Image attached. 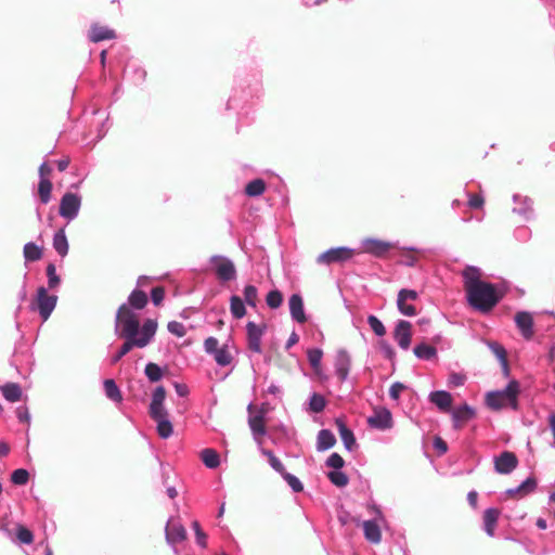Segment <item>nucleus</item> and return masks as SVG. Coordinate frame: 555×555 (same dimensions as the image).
<instances>
[{
    "mask_svg": "<svg viewBox=\"0 0 555 555\" xmlns=\"http://www.w3.org/2000/svg\"><path fill=\"white\" fill-rule=\"evenodd\" d=\"M157 322L153 319H145L142 324H138L132 314L122 311L116 313L114 322V333L118 338L124 339V344L118 351L112 356L111 364L118 363L133 348H145L155 338Z\"/></svg>",
    "mask_w": 555,
    "mask_h": 555,
    "instance_id": "nucleus-1",
    "label": "nucleus"
},
{
    "mask_svg": "<svg viewBox=\"0 0 555 555\" xmlns=\"http://www.w3.org/2000/svg\"><path fill=\"white\" fill-rule=\"evenodd\" d=\"M261 75L259 72H241L235 76L232 94L227 102V109H243L261 95Z\"/></svg>",
    "mask_w": 555,
    "mask_h": 555,
    "instance_id": "nucleus-2",
    "label": "nucleus"
},
{
    "mask_svg": "<svg viewBox=\"0 0 555 555\" xmlns=\"http://www.w3.org/2000/svg\"><path fill=\"white\" fill-rule=\"evenodd\" d=\"M466 297L468 305L481 312L488 313L501 301L504 297V289L493 283L486 281H475L466 289Z\"/></svg>",
    "mask_w": 555,
    "mask_h": 555,
    "instance_id": "nucleus-3",
    "label": "nucleus"
},
{
    "mask_svg": "<svg viewBox=\"0 0 555 555\" xmlns=\"http://www.w3.org/2000/svg\"><path fill=\"white\" fill-rule=\"evenodd\" d=\"M81 204L82 197L80 194L65 192L60 201L59 214L67 222H70L78 217Z\"/></svg>",
    "mask_w": 555,
    "mask_h": 555,
    "instance_id": "nucleus-4",
    "label": "nucleus"
},
{
    "mask_svg": "<svg viewBox=\"0 0 555 555\" xmlns=\"http://www.w3.org/2000/svg\"><path fill=\"white\" fill-rule=\"evenodd\" d=\"M147 302H149V298H147L146 293L143 291H140L138 288H134L128 296L127 301L119 306L116 313H119V311H122V315H125L127 312H129L132 314V317L137 321V323L141 324L140 315L135 310L144 309L146 307Z\"/></svg>",
    "mask_w": 555,
    "mask_h": 555,
    "instance_id": "nucleus-5",
    "label": "nucleus"
},
{
    "mask_svg": "<svg viewBox=\"0 0 555 555\" xmlns=\"http://www.w3.org/2000/svg\"><path fill=\"white\" fill-rule=\"evenodd\" d=\"M57 304V296L48 294L44 286L37 288L36 306L31 305L33 310H37L42 321H47L52 314Z\"/></svg>",
    "mask_w": 555,
    "mask_h": 555,
    "instance_id": "nucleus-6",
    "label": "nucleus"
},
{
    "mask_svg": "<svg viewBox=\"0 0 555 555\" xmlns=\"http://www.w3.org/2000/svg\"><path fill=\"white\" fill-rule=\"evenodd\" d=\"M209 263L214 266V271L221 282H230L236 279V268L234 262L222 255H212Z\"/></svg>",
    "mask_w": 555,
    "mask_h": 555,
    "instance_id": "nucleus-7",
    "label": "nucleus"
},
{
    "mask_svg": "<svg viewBox=\"0 0 555 555\" xmlns=\"http://www.w3.org/2000/svg\"><path fill=\"white\" fill-rule=\"evenodd\" d=\"M371 508L374 511L376 517L362 522L363 533L364 538L370 543L378 544L382 541L380 522H385L386 519L382 509L377 505L374 504Z\"/></svg>",
    "mask_w": 555,
    "mask_h": 555,
    "instance_id": "nucleus-8",
    "label": "nucleus"
},
{
    "mask_svg": "<svg viewBox=\"0 0 555 555\" xmlns=\"http://www.w3.org/2000/svg\"><path fill=\"white\" fill-rule=\"evenodd\" d=\"M254 409V404L249 403L247 406V411L251 413ZM266 411L261 408L254 415L249 414L248 416V426L250 428L253 438L255 442L258 444V448L262 446V437L267 435L266 428Z\"/></svg>",
    "mask_w": 555,
    "mask_h": 555,
    "instance_id": "nucleus-9",
    "label": "nucleus"
},
{
    "mask_svg": "<svg viewBox=\"0 0 555 555\" xmlns=\"http://www.w3.org/2000/svg\"><path fill=\"white\" fill-rule=\"evenodd\" d=\"M354 249L339 246L333 247L320 254L317 258L319 264L343 263L352 258Z\"/></svg>",
    "mask_w": 555,
    "mask_h": 555,
    "instance_id": "nucleus-10",
    "label": "nucleus"
},
{
    "mask_svg": "<svg viewBox=\"0 0 555 555\" xmlns=\"http://www.w3.org/2000/svg\"><path fill=\"white\" fill-rule=\"evenodd\" d=\"M367 425L370 428L377 430H388L393 426L392 414L387 408H380L374 411V414L369 416Z\"/></svg>",
    "mask_w": 555,
    "mask_h": 555,
    "instance_id": "nucleus-11",
    "label": "nucleus"
},
{
    "mask_svg": "<svg viewBox=\"0 0 555 555\" xmlns=\"http://www.w3.org/2000/svg\"><path fill=\"white\" fill-rule=\"evenodd\" d=\"M514 207L512 211L518 215L522 220L530 221L534 219L533 201L528 196L520 194L513 195Z\"/></svg>",
    "mask_w": 555,
    "mask_h": 555,
    "instance_id": "nucleus-12",
    "label": "nucleus"
},
{
    "mask_svg": "<svg viewBox=\"0 0 555 555\" xmlns=\"http://www.w3.org/2000/svg\"><path fill=\"white\" fill-rule=\"evenodd\" d=\"M165 538L173 552L177 553L176 545L186 539V530L179 521L169 519L165 528Z\"/></svg>",
    "mask_w": 555,
    "mask_h": 555,
    "instance_id": "nucleus-13",
    "label": "nucleus"
},
{
    "mask_svg": "<svg viewBox=\"0 0 555 555\" xmlns=\"http://www.w3.org/2000/svg\"><path fill=\"white\" fill-rule=\"evenodd\" d=\"M362 247L364 253L376 258H383L391 248L396 247V244L378 238L367 237L362 241Z\"/></svg>",
    "mask_w": 555,
    "mask_h": 555,
    "instance_id": "nucleus-14",
    "label": "nucleus"
},
{
    "mask_svg": "<svg viewBox=\"0 0 555 555\" xmlns=\"http://www.w3.org/2000/svg\"><path fill=\"white\" fill-rule=\"evenodd\" d=\"M518 459L511 451H503L494 457V470L501 475H509L518 466Z\"/></svg>",
    "mask_w": 555,
    "mask_h": 555,
    "instance_id": "nucleus-15",
    "label": "nucleus"
},
{
    "mask_svg": "<svg viewBox=\"0 0 555 555\" xmlns=\"http://www.w3.org/2000/svg\"><path fill=\"white\" fill-rule=\"evenodd\" d=\"M411 328L412 324L406 320H399L396 324L393 338L398 346L403 350H408L410 348L412 338Z\"/></svg>",
    "mask_w": 555,
    "mask_h": 555,
    "instance_id": "nucleus-16",
    "label": "nucleus"
},
{
    "mask_svg": "<svg viewBox=\"0 0 555 555\" xmlns=\"http://www.w3.org/2000/svg\"><path fill=\"white\" fill-rule=\"evenodd\" d=\"M266 326H259L255 322L249 321L246 324L247 345L249 350L261 353V338L264 333Z\"/></svg>",
    "mask_w": 555,
    "mask_h": 555,
    "instance_id": "nucleus-17",
    "label": "nucleus"
},
{
    "mask_svg": "<svg viewBox=\"0 0 555 555\" xmlns=\"http://www.w3.org/2000/svg\"><path fill=\"white\" fill-rule=\"evenodd\" d=\"M494 392H499L501 398L505 400L511 409L514 411L518 410V395L520 392V385L518 380L512 379L504 389L494 390Z\"/></svg>",
    "mask_w": 555,
    "mask_h": 555,
    "instance_id": "nucleus-18",
    "label": "nucleus"
},
{
    "mask_svg": "<svg viewBox=\"0 0 555 555\" xmlns=\"http://www.w3.org/2000/svg\"><path fill=\"white\" fill-rule=\"evenodd\" d=\"M451 415H452L453 428L460 429L463 426V424L467 423L468 421H470L475 417L476 411L469 404L463 403V404L456 406L452 411Z\"/></svg>",
    "mask_w": 555,
    "mask_h": 555,
    "instance_id": "nucleus-19",
    "label": "nucleus"
},
{
    "mask_svg": "<svg viewBox=\"0 0 555 555\" xmlns=\"http://www.w3.org/2000/svg\"><path fill=\"white\" fill-rule=\"evenodd\" d=\"M335 374L340 383L347 380L351 366V359L346 350H339L335 358Z\"/></svg>",
    "mask_w": 555,
    "mask_h": 555,
    "instance_id": "nucleus-20",
    "label": "nucleus"
},
{
    "mask_svg": "<svg viewBox=\"0 0 555 555\" xmlns=\"http://www.w3.org/2000/svg\"><path fill=\"white\" fill-rule=\"evenodd\" d=\"M515 323L518 327L521 336L529 340L533 337V318L531 313L527 311H519L515 314Z\"/></svg>",
    "mask_w": 555,
    "mask_h": 555,
    "instance_id": "nucleus-21",
    "label": "nucleus"
},
{
    "mask_svg": "<svg viewBox=\"0 0 555 555\" xmlns=\"http://www.w3.org/2000/svg\"><path fill=\"white\" fill-rule=\"evenodd\" d=\"M335 425L339 433V437L344 443V447L347 451L351 452L354 448H357V440L353 431L346 425L345 421L340 417L335 420Z\"/></svg>",
    "mask_w": 555,
    "mask_h": 555,
    "instance_id": "nucleus-22",
    "label": "nucleus"
},
{
    "mask_svg": "<svg viewBox=\"0 0 555 555\" xmlns=\"http://www.w3.org/2000/svg\"><path fill=\"white\" fill-rule=\"evenodd\" d=\"M288 306L291 317L295 322L302 324L307 321L301 295L293 294L288 299Z\"/></svg>",
    "mask_w": 555,
    "mask_h": 555,
    "instance_id": "nucleus-23",
    "label": "nucleus"
},
{
    "mask_svg": "<svg viewBox=\"0 0 555 555\" xmlns=\"http://www.w3.org/2000/svg\"><path fill=\"white\" fill-rule=\"evenodd\" d=\"M115 38V30L108 28L107 26H102L98 23H93L88 31V39L94 43Z\"/></svg>",
    "mask_w": 555,
    "mask_h": 555,
    "instance_id": "nucleus-24",
    "label": "nucleus"
},
{
    "mask_svg": "<svg viewBox=\"0 0 555 555\" xmlns=\"http://www.w3.org/2000/svg\"><path fill=\"white\" fill-rule=\"evenodd\" d=\"M150 416L154 422H156V430L162 439H168L173 434V426L169 420L168 412L159 413L157 416Z\"/></svg>",
    "mask_w": 555,
    "mask_h": 555,
    "instance_id": "nucleus-25",
    "label": "nucleus"
},
{
    "mask_svg": "<svg viewBox=\"0 0 555 555\" xmlns=\"http://www.w3.org/2000/svg\"><path fill=\"white\" fill-rule=\"evenodd\" d=\"M166 399V389L164 386H157L153 393H152V400L149 406V413L150 415L157 416L159 413L168 412L164 405Z\"/></svg>",
    "mask_w": 555,
    "mask_h": 555,
    "instance_id": "nucleus-26",
    "label": "nucleus"
},
{
    "mask_svg": "<svg viewBox=\"0 0 555 555\" xmlns=\"http://www.w3.org/2000/svg\"><path fill=\"white\" fill-rule=\"evenodd\" d=\"M538 487V481L533 476L526 478L519 486L507 489L504 494L507 496L519 495L520 498L533 493Z\"/></svg>",
    "mask_w": 555,
    "mask_h": 555,
    "instance_id": "nucleus-27",
    "label": "nucleus"
},
{
    "mask_svg": "<svg viewBox=\"0 0 555 555\" xmlns=\"http://www.w3.org/2000/svg\"><path fill=\"white\" fill-rule=\"evenodd\" d=\"M429 401L434 403L440 411H450L452 396L446 390H436L429 393Z\"/></svg>",
    "mask_w": 555,
    "mask_h": 555,
    "instance_id": "nucleus-28",
    "label": "nucleus"
},
{
    "mask_svg": "<svg viewBox=\"0 0 555 555\" xmlns=\"http://www.w3.org/2000/svg\"><path fill=\"white\" fill-rule=\"evenodd\" d=\"M486 345L488 346V348L491 350V352L499 360V362H500V364H501V366L503 369L504 374L508 375L509 374V366H508L507 353H506L505 348L501 344H499L498 341H493V340H486Z\"/></svg>",
    "mask_w": 555,
    "mask_h": 555,
    "instance_id": "nucleus-29",
    "label": "nucleus"
},
{
    "mask_svg": "<svg viewBox=\"0 0 555 555\" xmlns=\"http://www.w3.org/2000/svg\"><path fill=\"white\" fill-rule=\"evenodd\" d=\"M500 511L495 507H489L483 512V530L489 537L494 535V529L498 524Z\"/></svg>",
    "mask_w": 555,
    "mask_h": 555,
    "instance_id": "nucleus-30",
    "label": "nucleus"
},
{
    "mask_svg": "<svg viewBox=\"0 0 555 555\" xmlns=\"http://www.w3.org/2000/svg\"><path fill=\"white\" fill-rule=\"evenodd\" d=\"M125 72L135 86L142 85L146 79V70L137 62L128 63Z\"/></svg>",
    "mask_w": 555,
    "mask_h": 555,
    "instance_id": "nucleus-31",
    "label": "nucleus"
},
{
    "mask_svg": "<svg viewBox=\"0 0 555 555\" xmlns=\"http://www.w3.org/2000/svg\"><path fill=\"white\" fill-rule=\"evenodd\" d=\"M336 443L335 435L330 429H321L317 437V450L319 452L332 449Z\"/></svg>",
    "mask_w": 555,
    "mask_h": 555,
    "instance_id": "nucleus-32",
    "label": "nucleus"
},
{
    "mask_svg": "<svg viewBox=\"0 0 555 555\" xmlns=\"http://www.w3.org/2000/svg\"><path fill=\"white\" fill-rule=\"evenodd\" d=\"M52 245L55 251L61 257H65L68 254V241L65 234V230L63 228L54 233Z\"/></svg>",
    "mask_w": 555,
    "mask_h": 555,
    "instance_id": "nucleus-33",
    "label": "nucleus"
},
{
    "mask_svg": "<svg viewBox=\"0 0 555 555\" xmlns=\"http://www.w3.org/2000/svg\"><path fill=\"white\" fill-rule=\"evenodd\" d=\"M1 392L9 402H17L22 398V387L17 383H5L1 387Z\"/></svg>",
    "mask_w": 555,
    "mask_h": 555,
    "instance_id": "nucleus-34",
    "label": "nucleus"
},
{
    "mask_svg": "<svg viewBox=\"0 0 555 555\" xmlns=\"http://www.w3.org/2000/svg\"><path fill=\"white\" fill-rule=\"evenodd\" d=\"M413 353L420 360L429 361L436 358L437 349L426 343H421L413 348Z\"/></svg>",
    "mask_w": 555,
    "mask_h": 555,
    "instance_id": "nucleus-35",
    "label": "nucleus"
},
{
    "mask_svg": "<svg viewBox=\"0 0 555 555\" xmlns=\"http://www.w3.org/2000/svg\"><path fill=\"white\" fill-rule=\"evenodd\" d=\"M201 459L204 465L210 469H215L220 465L219 453L210 448H206L201 451Z\"/></svg>",
    "mask_w": 555,
    "mask_h": 555,
    "instance_id": "nucleus-36",
    "label": "nucleus"
},
{
    "mask_svg": "<svg viewBox=\"0 0 555 555\" xmlns=\"http://www.w3.org/2000/svg\"><path fill=\"white\" fill-rule=\"evenodd\" d=\"M23 256L26 262H34L42 257V248L34 242L24 245Z\"/></svg>",
    "mask_w": 555,
    "mask_h": 555,
    "instance_id": "nucleus-37",
    "label": "nucleus"
},
{
    "mask_svg": "<svg viewBox=\"0 0 555 555\" xmlns=\"http://www.w3.org/2000/svg\"><path fill=\"white\" fill-rule=\"evenodd\" d=\"M230 311L234 319L240 320L245 317V314H246L245 302L240 296L232 295L230 297Z\"/></svg>",
    "mask_w": 555,
    "mask_h": 555,
    "instance_id": "nucleus-38",
    "label": "nucleus"
},
{
    "mask_svg": "<svg viewBox=\"0 0 555 555\" xmlns=\"http://www.w3.org/2000/svg\"><path fill=\"white\" fill-rule=\"evenodd\" d=\"M103 386H104V391H105V396L114 401V402H121L122 400V395H121V391L119 389V387L117 386L116 382L114 379H105L104 383H103Z\"/></svg>",
    "mask_w": 555,
    "mask_h": 555,
    "instance_id": "nucleus-39",
    "label": "nucleus"
},
{
    "mask_svg": "<svg viewBox=\"0 0 555 555\" xmlns=\"http://www.w3.org/2000/svg\"><path fill=\"white\" fill-rule=\"evenodd\" d=\"M266 182L264 180L257 178L249 181L245 186V194L249 197H257L264 193Z\"/></svg>",
    "mask_w": 555,
    "mask_h": 555,
    "instance_id": "nucleus-40",
    "label": "nucleus"
},
{
    "mask_svg": "<svg viewBox=\"0 0 555 555\" xmlns=\"http://www.w3.org/2000/svg\"><path fill=\"white\" fill-rule=\"evenodd\" d=\"M486 404L489 409L493 411H500L508 404L505 402L503 398H501V395L499 392L489 391L486 395Z\"/></svg>",
    "mask_w": 555,
    "mask_h": 555,
    "instance_id": "nucleus-41",
    "label": "nucleus"
},
{
    "mask_svg": "<svg viewBox=\"0 0 555 555\" xmlns=\"http://www.w3.org/2000/svg\"><path fill=\"white\" fill-rule=\"evenodd\" d=\"M52 182L50 179H40L38 183L39 199L42 205H47L51 201Z\"/></svg>",
    "mask_w": 555,
    "mask_h": 555,
    "instance_id": "nucleus-42",
    "label": "nucleus"
},
{
    "mask_svg": "<svg viewBox=\"0 0 555 555\" xmlns=\"http://www.w3.org/2000/svg\"><path fill=\"white\" fill-rule=\"evenodd\" d=\"M259 451L263 456L268 457L269 465L271 466L272 469L279 473L281 476L284 475L286 470L283 463L280 461L279 457L274 455V453L271 450L264 449L261 446L259 447Z\"/></svg>",
    "mask_w": 555,
    "mask_h": 555,
    "instance_id": "nucleus-43",
    "label": "nucleus"
},
{
    "mask_svg": "<svg viewBox=\"0 0 555 555\" xmlns=\"http://www.w3.org/2000/svg\"><path fill=\"white\" fill-rule=\"evenodd\" d=\"M144 374L152 383L159 382L164 376V369L154 362H149L145 365Z\"/></svg>",
    "mask_w": 555,
    "mask_h": 555,
    "instance_id": "nucleus-44",
    "label": "nucleus"
},
{
    "mask_svg": "<svg viewBox=\"0 0 555 555\" xmlns=\"http://www.w3.org/2000/svg\"><path fill=\"white\" fill-rule=\"evenodd\" d=\"M328 480L336 487L338 488H344L348 485L349 482V478L348 476L341 470V469H337V470H330L327 474H326Z\"/></svg>",
    "mask_w": 555,
    "mask_h": 555,
    "instance_id": "nucleus-45",
    "label": "nucleus"
},
{
    "mask_svg": "<svg viewBox=\"0 0 555 555\" xmlns=\"http://www.w3.org/2000/svg\"><path fill=\"white\" fill-rule=\"evenodd\" d=\"M463 279L465 283V289H468L473 282L481 281L480 270L477 267L468 266L463 271Z\"/></svg>",
    "mask_w": 555,
    "mask_h": 555,
    "instance_id": "nucleus-46",
    "label": "nucleus"
},
{
    "mask_svg": "<svg viewBox=\"0 0 555 555\" xmlns=\"http://www.w3.org/2000/svg\"><path fill=\"white\" fill-rule=\"evenodd\" d=\"M326 405L325 398L318 393L313 392L309 398V410L313 413H321Z\"/></svg>",
    "mask_w": 555,
    "mask_h": 555,
    "instance_id": "nucleus-47",
    "label": "nucleus"
},
{
    "mask_svg": "<svg viewBox=\"0 0 555 555\" xmlns=\"http://www.w3.org/2000/svg\"><path fill=\"white\" fill-rule=\"evenodd\" d=\"M244 302L251 308L257 306L258 289L254 285H246L243 291Z\"/></svg>",
    "mask_w": 555,
    "mask_h": 555,
    "instance_id": "nucleus-48",
    "label": "nucleus"
},
{
    "mask_svg": "<svg viewBox=\"0 0 555 555\" xmlns=\"http://www.w3.org/2000/svg\"><path fill=\"white\" fill-rule=\"evenodd\" d=\"M48 278V287L50 289L56 288L61 284V278L56 273V267L54 263H49L46 269Z\"/></svg>",
    "mask_w": 555,
    "mask_h": 555,
    "instance_id": "nucleus-49",
    "label": "nucleus"
},
{
    "mask_svg": "<svg viewBox=\"0 0 555 555\" xmlns=\"http://www.w3.org/2000/svg\"><path fill=\"white\" fill-rule=\"evenodd\" d=\"M266 302L269 308L278 309L283 302V295L279 289L270 291L266 296Z\"/></svg>",
    "mask_w": 555,
    "mask_h": 555,
    "instance_id": "nucleus-50",
    "label": "nucleus"
},
{
    "mask_svg": "<svg viewBox=\"0 0 555 555\" xmlns=\"http://www.w3.org/2000/svg\"><path fill=\"white\" fill-rule=\"evenodd\" d=\"M322 357H323V351L320 348H311L307 351V358H308L309 364L315 371L321 365Z\"/></svg>",
    "mask_w": 555,
    "mask_h": 555,
    "instance_id": "nucleus-51",
    "label": "nucleus"
},
{
    "mask_svg": "<svg viewBox=\"0 0 555 555\" xmlns=\"http://www.w3.org/2000/svg\"><path fill=\"white\" fill-rule=\"evenodd\" d=\"M367 324L376 336L382 337L386 334V328L383 322L376 315L370 314L367 317Z\"/></svg>",
    "mask_w": 555,
    "mask_h": 555,
    "instance_id": "nucleus-52",
    "label": "nucleus"
},
{
    "mask_svg": "<svg viewBox=\"0 0 555 555\" xmlns=\"http://www.w3.org/2000/svg\"><path fill=\"white\" fill-rule=\"evenodd\" d=\"M215 361L219 366H227L232 361V356L229 352L227 346L221 347L215 354Z\"/></svg>",
    "mask_w": 555,
    "mask_h": 555,
    "instance_id": "nucleus-53",
    "label": "nucleus"
},
{
    "mask_svg": "<svg viewBox=\"0 0 555 555\" xmlns=\"http://www.w3.org/2000/svg\"><path fill=\"white\" fill-rule=\"evenodd\" d=\"M29 480V473L25 468H17L11 475V481L17 486H24Z\"/></svg>",
    "mask_w": 555,
    "mask_h": 555,
    "instance_id": "nucleus-54",
    "label": "nucleus"
},
{
    "mask_svg": "<svg viewBox=\"0 0 555 555\" xmlns=\"http://www.w3.org/2000/svg\"><path fill=\"white\" fill-rule=\"evenodd\" d=\"M281 477L287 482L294 492L299 493L304 490L302 482L295 475L285 472Z\"/></svg>",
    "mask_w": 555,
    "mask_h": 555,
    "instance_id": "nucleus-55",
    "label": "nucleus"
},
{
    "mask_svg": "<svg viewBox=\"0 0 555 555\" xmlns=\"http://www.w3.org/2000/svg\"><path fill=\"white\" fill-rule=\"evenodd\" d=\"M192 528L195 533L196 543L202 548L207 546V534L202 530L201 525L197 520L192 522Z\"/></svg>",
    "mask_w": 555,
    "mask_h": 555,
    "instance_id": "nucleus-56",
    "label": "nucleus"
},
{
    "mask_svg": "<svg viewBox=\"0 0 555 555\" xmlns=\"http://www.w3.org/2000/svg\"><path fill=\"white\" fill-rule=\"evenodd\" d=\"M531 235V230L527 225H519L514 230V237L521 243L528 242Z\"/></svg>",
    "mask_w": 555,
    "mask_h": 555,
    "instance_id": "nucleus-57",
    "label": "nucleus"
},
{
    "mask_svg": "<svg viewBox=\"0 0 555 555\" xmlns=\"http://www.w3.org/2000/svg\"><path fill=\"white\" fill-rule=\"evenodd\" d=\"M326 466L332 467L333 470L341 469L345 465L344 459L336 452L332 453L326 462Z\"/></svg>",
    "mask_w": 555,
    "mask_h": 555,
    "instance_id": "nucleus-58",
    "label": "nucleus"
},
{
    "mask_svg": "<svg viewBox=\"0 0 555 555\" xmlns=\"http://www.w3.org/2000/svg\"><path fill=\"white\" fill-rule=\"evenodd\" d=\"M397 307L401 314L406 317H414L416 314V308L413 305H409L406 301H401L397 297Z\"/></svg>",
    "mask_w": 555,
    "mask_h": 555,
    "instance_id": "nucleus-59",
    "label": "nucleus"
},
{
    "mask_svg": "<svg viewBox=\"0 0 555 555\" xmlns=\"http://www.w3.org/2000/svg\"><path fill=\"white\" fill-rule=\"evenodd\" d=\"M167 328L169 333L177 337H183L186 334L185 326L178 321H170Z\"/></svg>",
    "mask_w": 555,
    "mask_h": 555,
    "instance_id": "nucleus-60",
    "label": "nucleus"
},
{
    "mask_svg": "<svg viewBox=\"0 0 555 555\" xmlns=\"http://www.w3.org/2000/svg\"><path fill=\"white\" fill-rule=\"evenodd\" d=\"M378 345L384 358L393 361L396 358V351L392 346L386 340H380Z\"/></svg>",
    "mask_w": 555,
    "mask_h": 555,
    "instance_id": "nucleus-61",
    "label": "nucleus"
},
{
    "mask_svg": "<svg viewBox=\"0 0 555 555\" xmlns=\"http://www.w3.org/2000/svg\"><path fill=\"white\" fill-rule=\"evenodd\" d=\"M16 535H17V539L24 544L31 543L33 539H34L33 532L23 526H20L17 528Z\"/></svg>",
    "mask_w": 555,
    "mask_h": 555,
    "instance_id": "nucleus-62",
    "label": "nucleus"
},
{
    "mask_svg": "<svg viewBox=\"0 0 555 555\" xmlns=\"http://www.w3.org/2000/svg\"><path fill=\"white\" fill-rule=\"evenodd\" d=\"M466 376L461 373L452 372L448 377V385L450 387H460L465 384Z\"/></svg>",
    "mask_w": 555,
    "mask_h": 555,
    "instance_id": "nucleus-63",
    "label": "nucleus"
},
{
    "mask_svg": "<svg viewBox=\"0 0 555 555\" xmlns=\"http://www.w3.org/2000/svg\"><path fill=\"white\" fill-rule=\"evenodd\" d=\"M204 349L207 353L215 354L220 349L218 339L212 336L206 338L204 341Z\"/></svg>",
    "mask_w": 555,
    "mask_h": 555,
    "instance_id": "nucleus-64",
    "label": "nucleus"
}]
</instances>
